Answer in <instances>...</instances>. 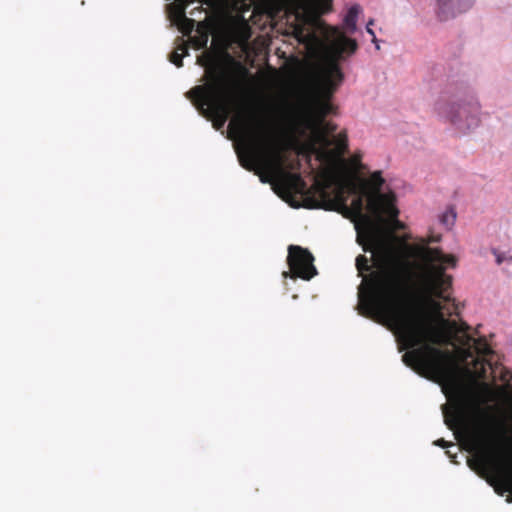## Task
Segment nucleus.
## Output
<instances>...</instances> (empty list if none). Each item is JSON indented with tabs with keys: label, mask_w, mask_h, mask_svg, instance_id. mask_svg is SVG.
Here are the masks:
<instances>
[{
	"label": "nucleus",
	"mask_w": 512,
	"mask_h": 512,
	"mask_svg": "<svg viewBox=\"0 0 512 512\" xmlns=\"http://www.w3.org/2000/svg\"><path fill=\"white\" fill-rule=\"evenodd\" d=\"M357 242L364 252L372 253V264L365 255L356 258L362 282L358 290L361 315L387 326L396 336L407 362L423 356L439 355L430 344L438 342L432 316L420 305L407 300L402 271L390 253L358 232Z\"/></svg>",
	"instance_id": "1"
},
{
	"label": "nucleus",
	"mask_w": 512,
	"mask_h": 512,
	"mask_svg": "<svg viewBox=\"0 0 512 512\" xmlns=\"http://www.w3.org/2000/svg\"><path fill=\"white\" fill-rule=\"evenodd\" d=\"M229 130L241 146L238 159L243 168L254 171L263 183L276 182L285 192L302 194L306 183L299 173L285 170V156L275 123L255 109L238 111Z\"/></svg>",
	"instance_id": "2"
},
{
	"label": "nucleus",
	"mask_w": 512,
	"mask_h": 512,
	"mask_svg": "<svg viewBox=\"0 0 512 512\" xmlns=\"http://www.w3.org/2000/svg\"><path fill=\"white\" fill-rule=\"evenodd\" d=\"M454 422L465 425L472 457L468 466L494 488L500 496L508 493L506 501L512 503V436L505 430L496 435L483 423H467L462 400L455 409Z\"/></svg>",
	"instance_id": "3"
},
{
	"label": "nucleus",
	"mask_w": 512,
	"mask_h": 512,
	"mask_svg": "<svg viewBox=\"0 0 512 512\" xmlns=\"http://www.w3.org/2000/svg\"><path fill=\"white\" fill-rule=\"evenodd\" d=\"M433 327L435 329L436 334L438 335V342L431 343L430 345L440 351L439 355L434 356H423L419 359L413 358L408 360L407 362L404 359V354L402 355V361L408 367L412 368L416 373L420 376L425 377L429 380H433L438 383H450L453 388V396L447 395L449 398V405L445 404L442 406L444 422L448 426L450 430H461L464 436L465 445L467 450L469 451V443L466 433V427L464 424L460 422H454L455 418V409L456 405L460 400L463 401L465 407V421L467 423H483L488 429H492L490 423L482 418L477 417L471 419L469 417V411L472 407V400L470 396L464 392L455 382L454 379V366L452 361V356L448 351H444L437 346L449 343L450 338L454 339V335H450L447 329L444 328L442 321L440 320V326L435 325L433 322Z\"/></svg>",
	"instance_id": "4"
},
{
	"label": "nucleus",
	"mask_w": 512,
	"mask_h": 512,
	"mask_svg": "<svg viewBox=\"0 0 512 512\" xmlns=\"http://www.w3.org/2000/svg\"><path fill=\"white\" fill-rule=\"evenodd\" d=\"M197 63L205 68V83L193 87L186 95L204 116L215 119L217 127L223 126L232 112L239 82L224 62L210 55L199 56Z\"/></svg>",
	"instance_id": "5"
},
{
	"label": "nucleus",
	"mask_w": 512,
	"mask_h": 512,
	"mask_svg": "<svg viewBox=\"0 0 512 512\" xmlns=\"http://www.w3.org/2000/svg\"><path fill=\"white\" fill-rule=\"evenodd\" d=\"M330 34L335 39L330 44L328 58L317 75L318 98L311 106L290 107L288 114L290 124L297 123V119L301 115H311L314 119L321 120L335 111L330 99L344 79L339 62L345 53L348 55L355 53L358 44L356 40L348 38L339 27H330Z\"/></svg>",
	"instance_id": "6"
},
{
	"label": "nucleus",
	"mask_w": 512,
	"mask_h": 512,
	"mask_svg": "<svg viewBox=\"0 0 512 512\" xmlns=\"http://www.w3.org/2000/svg\"><path fill=\"white\" fill-rule=\"evenodd\" d=\"M420 257L424 262L421 274V283L424 291L444 301H451L445 293L452 286V276L446 274V266L455 267L457 259L453 255H446L439 248L423 247Z\"/></svg>",
	"instance_id": "7"
},
{
	"label": "nucleus",
	"mask_w": 512,
	"mask_h": 512,
	"mask_svg": "<svg viewBox=\"0 0 512 512\" xmlns=\"http://www.w3.org/2000/svg\"><path fill=\"white\" fill-rule=\"evenodd\" d=\"M384 182L381 171L373 172L370 178L363 182L361 189L364 194H367V210L377 222H383V215L398 222L399 211L395 205V194L381 192Z\"/></svg>",
	"instance_id": "8"
},
{
	"label": "nucleus",
	"mask_w": 512,
	"mask_h": 512,
	"mask_svg": "<svg viewBox=\"0 0 512 512\" xmlns=\"http://www.w3.org/2000/svg\"><path fill=\"white\" fill-rule=\"evenodd\" d=\"M438 112L447 118L457 129L470 130L479 124V105L477 103L439 104Z\"/></svg>",
	"instance_id": "9"
},
{
	"label": "nucleus",
	"mask_w": 512,
	"mask_h": 512,
	"mask_svg": "<svg viewBox=\"0 0 512 512\" xmlns=\"http://www.w3.org/2000/svg\"><path fill=\"white\" fill-rule=\"evenodd\" d=\"M360 190V194L352 199L351 205H347V208H343L341 211L346 217H350L355 221L357 233H363L373 244H377L378 223L370 215L364 213V197H367V194H364L361 188Z\"/></svg>",
	"instance_id": "10"
},
{
	"label": "nucleus",
	"mask_w": 512,
	"mask_h": 512,
	"mask_svg": "<svg viewBox=\"0 0 512 512\" xmlns=\"http://www.w3.org/2000/svg\"><path fill=\"white\" fill-rule=\"evenodd\" d=\"M313 262L314 257L308 249L297 245H290L287 256L290 271L284 272L283 276H290L293 279L310 280L317 274Z\"/></svg>",
	"instance_id": "11"
},
{
	"label": "nucleus",
	"mask_w": 512,
	"mask_h": 512,
	"mask_svg": "<svg viewBox=\"0 0 512 512\" xmlns=\"http://www.w3.org/2000/svg\"><path fill=\"white\" fill-rule=\"evenodd\" d=\"M291 125L295 128L311 130L317 140L326 146L331 145L328 136L337 129L335 124L325 121V118L321 119L320 125V119H314L311 115H301L298 117L297 123Z\"/></svg>",
	"instance_id": "12"
},
{
	"label": "nucleus",
	"mask_w": 512,
	"mask_h": 512,
	"mask_svg": "<svg viewBox=\"0 0 512 512\" xmlns=\"http://www.w3.org/2000/svg\"><path fill=\"white\" fill-rule=\"evenodd\" d=\"M319 196L322 199L324 205L323 208L328 210L341 211L343 208H347V198L345 196L344 186L340 185L334 191V197L331 198L328 188V184L317 183Z\"/></svg>",
	"instance_id": "13"
},
{
	"label": "nucleus",
	"mask_w": 512,
	"mask_h": 512,
	"mask_svg": "<svg viewBox=\"0 0 512 512\" xmlns=\"http://www.w3.org/2000/svg\"><path fill=\"white\" fill-rule=\"evenodd\" d=\"M467 8L468 4L465 0H437V15L442 21L455 17Z\"/></svg>",
	"instance_id": "14"
},
{
	"label": "nucleus",
	"mask_w": 512,
	"mask_h": 512,
	"mask_svg": "<svg viewBox=\"0 0 512 512\" xmlns=\"http://www.w3.org/2000/svg\"><path fill=\"white\" fill-rule=\"evenodd\" d=\"M172 21L184 35H190L195 27V20L186 17L184 5L174 8Z\"/></svg>",
	"instance_id": "15"
},
{
	"label": "nucleus",
	"mask_w": 512,
	"mask_h": 512,
	"mask_svg": "<svg viewBox=\"0 0 512 512\" xmlns=\"http://www.w3.org/2000/svg\"><path fill=\"white\" fill-rule=\"evenodd\" d=\"M361 7L358 4L351 6L344 17L343 25L344 29L348 33H354L356 31V23Z\"/></svg>",
	"instance_id": "16"
},
{
	"label": "nucleus",
	"mask_w": 512,
	"mask_h": 512,
	"mask_svg": "<svg viewBox=\"0 0 512 512\" xmlns=\"http://www.w3.org/2000/svg\"><path fill=\"white\" fill-rule=\"evenodd\" d=\"M188 55V47L186 43L182 41L181 44L170 54L169 60L178 68L183 66V58Z\"/></svg>",
	"instance_id": "17"
},
{
	"label": "nucleus",
	"mask_w": 512,
	"mask_h": 512,
	"mask_svg": "<svg viewBox=\"0 0 512 512\" xmlns=\"http://www.w3.org/2000/svg\"><path fill=\"white\" fill-rule=\"evenodd\" d=\"M335 145V154L337 156H343L348 152V138L345 132H340L333 141H331V145Z\"/></svg>",
	"instance_id": "18"
},
{
	"label": "nucleus",
	"mask_w": 512,
	"mask_h": 512,
	"mask_svg": "<svg viewBox=\"0 0 512 512\" xmlns=\"http://www.w3.org/2000/svg\"><path fill=\"white\" fill-rule=\"evenodd\" d=\"M225 58L227 63L230 64L235 73H239L242 76L247 74V69L240 62L235 61L229 54H226Z\"/></svg>",
	"instance_id": "19"
},
{
	"label": "nucleus",
	"mask_w": 512,
	"mask_h": 512,
	"mask_svg": "<svg viewBox=\"0 0 512 512\" xmlns=\"http://www.w3.org/2000/svg\"><path fill=\"white\" fill-rule=\"evenodd\" d=\"M455 219H456V214L452 210L446 211L441 216V222L445 226H452L454 224V222H455Z\"/></svg>",
	"instance_id": "20"
},
{
	"label": "nucleus",
	"mask_w": 512,
	"mask_h": 512,
	"mask_svg": "<svg viewBox=\"0 0 512 512\" xmlns=\"http://www.w3.org/2000/svg\"><path fill=\"white\" fill-rule=\"evenodd\" d=\"M373 23H374V21L372 19L367 23L366 31H367L368 34H370L372 36V42L375 44L376 49L379 50L380 46L378 44V39L376 38V35H375V33H374V31H373V29L371 27L373 25Z\"/></svg>",
	"instance_id": "21"
},
{
	"label": "nucleus",
	"mask_w": 512,
	"mask_h": 512,
	"mask_svg": "<svg viewBox=\"0 0 512 512\" xmlns=\"http://www.w3.org/2000/svg\"><path fill=\"white\" fill-rule=\"evenodd\" d=\"M434 444H435V445H437V446H440V447H442V448H447V447H449V446H452V445H453L451 442H448V441H446V440H444V439H442V438H441V439L436 440V441L434 442Z\"/></svg>",
	"instance_id": "22"
},
{
	"label": "nucleus",
	"mask_w": 512,
	"mask_h": 512,
	"mask_svg": "<svg viewBox=\"0 0 512 512\" xmlns=\"http://www.w3.org/2000/svg\"><path fill=\"white\" fill-rule=\"evenodd\" d=\"M493 254L496 256V262L498 265L502 264L506 260L504 255L499 253L496 249L493 250Z\"/></svg>",
	"instance_id": "23"
},
{
	"label": "nucleus",
	"mask_w": 512,
	"mask_h": 512,
	"mask_svg": "<svg viewBox=\"0 0 512 512\" xmlns=\"http://www.w3.org/2000/svg\"><path fill=\"white\" fill-rule=\"evenodd\" d=\"M207 41H208L207 35H204L201 39H198L196 42L197 48H202V47L206 46Z\"/></svg>",
	"instance_id": "24"
},
{
	"label": "nucleus",
	"mask_w": 512,
	"mask_h": 512,
	"mask_svg": "<svg viewBox=\"0 0 512 512\" xmlns=\"http://www.w3.org/2000/svg\"><path fill=\"white\" fill-rule=\"evenodd\" d=\"M349 192L352 194H358L359 188L354 183H349Z\"/></svg>",
	"instance_id": "25"
},
{
	"label": "nucleus",
	"mask_w": 512,
	"mask_h": 512,
	"mask_svg": "<svg viewBox=\"0 0 512 512\" xmlns=\"http://www.w3.org/2000/svg\"><path fill=\"white\" fill-rule=\"evenodd\" d=\"M440 240V236H433L431 238H429V242H438Z\"/></svg>",
	"instance_id": "26"
},
{
	"label": "nucleus",
	"mask_w": 512,
	"mask_h": 512,
	"mask_svg": "<svg viewBox=\"0 0 512 512\" xmlns=\"http://www.w3.org/2000/svg\"><path fill=\"white\" fill-rule=\"evenodd\" d=\"M353 160L355 163H360V157L354 156Z\"/></svg>",
	"instance_id": "27"
},
{
	"label": "nucleus",
	"mask_w": 512,
	"mask_h": 512,
	"mask_svg": "<svg viewBox=\"0 0 512 512\" xmlns=\"http://www.w3.org/2000/svg\"><path fill=\"white\" fill-rule=\"evenodd\" d=\"M196 10H197L199 13H203V12H204V10H203L202 6L198 7Z\"/></svg>",
	"instance_id": "28"
},
{
	"label": "nucleus",
	"mask_w": 512,
	"mask_h": 512,
	"mask_svg": "<svg viewBox=\"0 0 512 512\" xmlns=\"http://www.w3.org/2000/svg\"><path fill=\"white\" fill-rule=\"evenodd\" d=\"M189 2H193L194 0H188ZM199 2L202 3L203 0H198Z\"/></svg>",
	"instance_id": "29"
},
{
	"label": "nucleus",
	"mask_w": 512,
	"mask_h": 512,
	"mask_svg": "<svg viewBox=\"0 0 512 512\" xmlns=\"http://www.w3.org/2000/svg\"><path fill=\"white\" fill-rule=\"evenodd\" d=\"M508 260H509V261H512V256H511V257H509V259H508Z\"/></svg>",
	"instance_id": "30"
}]
</instances>
